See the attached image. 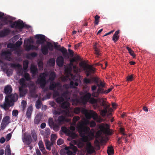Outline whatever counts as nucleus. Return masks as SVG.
<instances>
[{
  "mask_svg": "<svg viewBox=\"0 0 155 155\" xmlns=\"http://www.w3.org/2000/svg\"><path fill=\"white\" fill-rule=\"evenodd\" d=\"M89 124L90 126L91 127H94L96 124L94 121L90 122L88 120L85 121L84 122H79L78 125L77 129L80 134V136L82 138L83 141L84 142H87L86 144V155L91 154L95 153V148L93 146L91 143L88 141V136L86 135L89 132L90 128L89 127L85 126L84 125Z\"/></svg>",
  "mask_w": 155,
  "mask_h": 155,
  "instance_id": "obj_1",
  "label": "nucleus"
},
{
  "mask_svg": "<svg viewBox=\"0 0 155 155\" xmlns=\"http://www.w3.org/2000/svg\"><path fill=\"white\" fill-rule=\"evenodd\" d=\"M18 98V94L15 93L7 95L5 96V102L1 107L5 110H8L10 107L13 106L14 103L17 101Z\"/></svg>",
  "mask_w": 155,
  "mask_h": 155,
  "instance_id": "obj_2",
  "label": "nucleus"
},
{
  "mask_svg": "<svg viewBox=\"0 0 155 155\" xmlns=\"http://www.w3.org/2000/svg\"><path fill=\"white\" fill-rule=\"evenodd\" d=\"M47 74L45 73H41L39 76V78L37 79V82L38 84L40 85L41 87L44 89V91L46 92L48 91V87H45L46 84V77L47 76Z\"/></svg>",
  "mask_w": 155,
  "mask_h": 155,
  "instance_id": "obj_3",
  "label": "nucleus"
},
{
  "mask_svg": "<svg viewBox=\"0 0 155 155\" xmlns=\"http://www.w3.org/2000/svg\"><path fill=\"white\" fill-rule=\"evenodd\" d=\"M80 66L83 68L87 77L89 76L95 72V69L92 65L87 64L84 62L80 63Z\"/></svg>",
  "mask_w": 155,
  "mask_h": 155,
  "instance_id": "obj_4",
  "label": "nucleus"
},
{
  "mask_svg": "<svg viewBox=\"0 0 155 155\" xmlns=\"http://www.w3.org/2000/svg\"><path fill=\"white\" fill-rule=\"evenodd\" d=\"M97 103H100V105L104 107V109H101L100 110L101 115L103 117H105L107 112V109L110 107L109 105L106 103V102L103 100V98H98L96 99Z\"/></svg>",
  "mask_w": 155,
  "mask_h": 155,
  "instance_id": "obj_5",
  "label": "nucleus"
},
{
  "mask_svg": "<svg viewBox=\"0 0 155 155\" xmlns=\"http://www.w3.org/2000/svg\"><path fill=\"white\" fill-rule=\"evenodd\" d=\"M53 50V46L52 44L50 42H48L46 45L42 46L41 48V52L44 55H46L48 54V50L51 51Z\"/></svg>",
  "mask_w": 155,
  "mask_h": 155,
  "instance_id": "obj_6",
  "label": "nucleus"
},
{
  "mask_svg": "<svg viewBox=\"0 0 155 155\" xmlns=\"http://www.w3.org/2000/svg\"><path fill=\"white\" fill-rule=\"evenodd\" d=\"M71 101L72 102L73 104H75L76 105H77L78 104H81L85 105L87 103L86 100L83 98L82 96L80 98H79L76 96L71 99Z\"/></svg>",
  "mask_w": 155,
  "mask_h": 155,
  "instance_id": "obj_7",
  "label": "nucleus"
},
{
  "mask_svg": "<svg viewBox=\"0 0 155 155\" xmlns=\"http://www.w3.org/2000/svg\"><path fill=\"white\" fill-rule=\"evenodd\" d=\"M10 26L12 28H16L21 29L24 28V25L23 21L18 20L17 21L14 22L11 24Z\"/></svg>",
  "mask_w": 155,
  "mask_h": 155,
  "instance_id": "obj_8",
  "label": "nucleus"
},
{
  "mask_svg": "<svg viewBox=\"0 0 155 155\" xmlns=\"http://www.w3.org/2000/svg\"><path fill=\"white\" fill-rule=\"evenodd\" d=\"M48 123L50 127L52 128L54 131H57L59 130L60 126L61 125H59L58 123L57 124L55 123L51 118L49 119Z\"/></svg>",
  "mask_w": 155,
  "mask_h": 155,
  "instance_id": "obj_9",
  "label": "nucleus"
},
{
  "mask_svg": "<svg viewBox=\"0 0 155 155\" xmlns=\"http://www.w3.org/2000/svg\"><path fill=\"white\" fill-rule=\"evenodd\" d=\"M32 140L31 136L30 134L26 133L24 134L23 138V141L24 143L27 145H29L31 143Z\"/></svg>",
  "mask_w": 155,
  "mask_h": 155,
  "instance_id": "obj_10",
  "label": "nucleus"
},
{
  "mask_svg": "<svg viewBox=\"0 0 155 155\" xmlns=\"http://www.w3.org/2000/svg\"><path fill=\"white\" fill-rule=\"evenodd\" d=\"M35 38L38 40L36 41V43L37 44H43L45 41V36L42 35H36Z\"/></svg>",
  "mask_w": 155,
  "mask_h": 155,
  "instance_id": "obj_11",
  "label": "nucleus"
},
{
  "mask_svg": "<svg viewBox=\"0 0 155 155\" xmlns=\"http://www.w3.org/2000/svg\"><path fill=\"white\" fill-rule=\"evenodd\" d=\"M11 32V30L8 28H5L0 31V38H3L8 35Z\"/></svg>",
  "mask_w": 155,
  "mask_h": 155,
  "instance_id": "obj_12",
  "label": "nucleus"
},
{
  "mask_svg": "<svg viewBox=\"0 0 155 155\" xmlns=\"http://www.w3.org/2000/svg\"><path fill=\"white\" fill-rule=\"evenodd\" d=\"M30 71L33 77L36 76L38 72L37 66L33 64H31V66Z\"/></svg>",
  "mask_w": 155,
  "mask_h": 155,
  "instance_id": "obj_13",
  "label": "nucleus"
},
{
  "mask_svg": "<svg viewBox=\"0 0 155 155\" xmlns=\"http://www.w3.org/2000/svg\"><path fill=\"white\" fill-rule=\"evenodd\" d=\"M105 91H104L103 87H99L97 89V91L93 92L92 94L93 96L95 97H98L100 94L105 93Z\"/></svg>",
  "mask_w": 155,
  "mask_h": 155,
  "instance_id": "obj_14",
  "label": "nucleus"
},
{
  "mask_svg": "<svg viewBox=\"0 0 155 155\" xmlns=\"http://www.w3.org/2000/svg\"><path fill=\"white\" fill-rule=\"evenodd\" d=\"M99 45H98L97 42L95 43L93 46V48L94 51V53L98 57L99 56L101 55V53H100V49L99 48Z\"/></svg>",
  "mask_w": 155,
  "mask_h": 155,
  "instance_id": "obj_15",
  "label": "nucleus"
},
{
  "mask_svg": "<svg viewBox=\"0 0 155 155\" xmlns=\"http://www.w3.org/2000/svg\"><path fill=\"white\" fill-rule=\"evenodd\" d=\"M69 119H67L65 117L61 115L58 117L57 121L59 125H61L64 122H68Z\"/></svg>",
  "mask_w": 155,
  "mask_h": 155,
  "instance_id": "obj_16",
  "label": "nucleus"
},
{
  "mask_svg": "<svg viewBox=\"0 0 155 155\" xmlns=\"http://www.w3.org/2000/svg\"><path fill=\"white\" fill-rule=\"evenodd\" d=\"M57 65L60 67H62L64 63V59L61 56L58 57L56 59Z\"/></svg>",
  "mask_w": 155,
  "mask_h": 155,
  "instance_id": "obj_17",
  "label": "nucleus"
},
{
  "mask_svg": "<svg viewBox=\"0 0 155 155\" xmlns=\"http://www.w3.org/2000/svg\"><path fill=\"white\" fill-rule=\"evenodd\" d=\"M12 91V89L10 85H7L4 88V92L7 95L10 94Z\"/></svg>",
  "mask_w": 155,
  "mask_h": 155,
  "instance_id": "obj_18",
  "label": "nucleus"
},
{
  "mask_svg": "<svg viewBox=\"0 0 155 155\" xmlns=\"http://www.w3.org/2000/svg\"><path fill=\"white\" fill-rule=\"evenodd\" d=\"M41 134L43 136L44 140L47 139L46 138L49 137L50 134V131L49 128H47L45 130L44 132H41Z\"/></svg>",
  "mask_w": 155,
  "mask_h": 155,
  "instance_id": "obj_19",
  "label": "nucleus"
},
{
  "mask_svg": "<svg viewBox=\"0 0 155 155\" xmlns=\"http://www.w3.org/2000/svg\"><path fill=\"white\" fill-rule=\"evenodd\" d=\"M11 54V52L10 51H7L2 52V55L3 56H5L6 59L10 61L11 58L10 57H8V56H10Z\"/></svg>",
  "mask_w": 155,
  "mask_h": 155,
  "instance_id": "obj_20",
  "label": "nucleus"
},
{
  "mask_svg": "<svg viewBox=\"0 0 155 155\" xmlns=\"http://www.w3.org/2000/svg\"><path fill=\"white\" fill-rule=\"evenodd\" d=\"M106 126L107 127V128H106L103 124L99 126V128L102 131H104L106 133L109 134L110 131L109 130L110 129L109 128V125L108 124H106Z\"/></svg>",
  "mask_w": 155,
  "mask_h": 155,
  "instance_id": "obj_21",
  "label": "nucleus"
},
{
  "mask_svg": "<svg viewBox=\"0 0 155 155\" xmlns=\"http://www.w3.org/2000/svg\"><path fill=\"white\" fill-rule=\"evenodd\" d=\"M45 142L47 149L49 150H51L52 146L54 143L50 142L48 139H45Z\"/></svg>",
  "mask_w": 155,
  "mask_h": 155,
  "instance_id": "obj_22",
  "label": "nucleus"
},
{
  "mask_svg": "<svg viewBox=\"0 0 155 155\" xmlns=\"http://www.w3.org/2000/svg\"><path fill=\"white\" fill-rule=\"evenodd\" d=\"M60 84L59 82L55 83L53 81L51 82L49 86V89L51 90H54L56 87L59 86Z\"/></svg>",
  "mask_w": 155,
  "mask_h": 155,
  "instance_id": "obj_23",
  "label": "nucleus"
},
{
  "mask_svg": "<svg viewBox=\"0 0 155 155\" xmlns=\"http://www.w3.org/2000/svg\"><path fill=\"white\" fill-rule=\"evenodd\" d=\"M38 144L39 148L42 153L44 154H46L47 153V152L45 149L42 141L41 140L39 141Z\"/></svg>",
  "mask_w": 155,
  "mask_h": 155,
  "instance_id": "obj_24",
  "label": "nucleus"
},
{
  "mask_svg": "<svg viewBox=\"0 0 155 155\" xmlns=\"http://www.w3.org/2000/svg\"><path fill=\"white\" fill-rule=\"evenodd\" d=\"M70 148L73 151L74 153H75L77 150V147L74 146L71 143H70L69 147H66L64 149L65 150H67V151H70L69 150Z\"/></svg>",
  "mask_w": 155,
  "mask_h": 155,
  "instance_id": "obj_25",
  "label": "nucleus"
},
{
  "mask_svg": "<svg viewBox=\"0 0 155 155\" xmlns=\"http://www.w3.org/2000/svg\"><path fill=\"white\" fill-rule=\"evenodd\" d=\"M32 110L33 107L32 106H29L27 109L26 113V116L27 118H28V119H30L31 117Z\"/></svg>",
  "mask_w": 155,
  "mask_h": 155,
  "instance_id": "obj_26",
  "label": "nucleus"
},
{
  "mask_svg": "<svg viewBox=\"0 0 155 155\" xmlns=\"http://www.w3.org/2000/svg\"><path fill=\"white\" fill-rule=\"evenodd\" d=\"M119 32L120 30H118L115 32L113 36L112 40L115 43L119 39L120 36L118 35L119 34Z\"/></svg>",
  "mask_w": 155,
  "mask_h": 155,
  "instance_id": "obj_27",
  "label": "nucleus"
},
{
  "mask_svg": "<svg viewBox=\"0 0 155 155\" xmlns=\"http://www.w3.org/2000/svg\"><path fill=\"white\" fill-rule=\"evenodd\" d=\"M23 88L24 87H20L19 88V96L20 97L24 96L26 93V91Z\"/></svg>",
  "mask_w": 155,
  "mask_h": 155,
  "instance_id": "obj_28",
  "label": "nucleus"
},
{
  "mask_svg": "<svg viewBox=\"0 0 155 155\" xmlns=\"http://www.w3.org/2000/svg\"><path fill=\"white\" fill-rule=\"evenodd\" d=\"M62 96L63 97L67 100L71 99L70 93L68 91H66L62 94Z\"/></svg>",
  "mask_w": 155,
  "mask_h": 155,
  "instance_id": "obj_29",
  "label": "nucleus"
},
{
  "mask_svg": "<svg viewBox=\"0 0 155 155\" xmlns=\"http://www.w3.org/2000/svg\"><path fill=\"white\" fill-rule=\"evenodd\" d=\"M86 110L84 109H82L81 110L79 107H75L74 109V112L76 114H79L81 111L82 113H84L86 111Z\"/></svg>",
  "mask_w": 155,
  "mask_h": 155,
  "instance_id": "obj_30",
  "label": "nucleus"
},
{
  "mask_svg": "<svg viewBox=\"0 0 155 155\" xmlns=\"http://www.w3.org/2000/svg\"><path fill=\"white\" fill-rule=\"evenodd\" d=\"M4 16V13L0 12V19L2 18L3 19V21L5 22V24H7V19L9 18V16H6L4 17H3Z\"/></svg>",
  "mask_w": 155,
  "mask_h": 155,
  "instance_id": "obj_31",
  "label": "nucleus"
},
{
  "mask_svg": "<svg viewBox=\"0 0 155 155\" xmlns=\"http://www.w3.org/2000/svg\"><path fill=\"white\" fill-rule=\"evenodd\" d=\"M56 77V74L54 72H51L49 76V80L51 81H53Z\"/></svg>",
  "mask_w": 155,
  "mask_h": 155,
  "instance_id": "obj_32",
  "label": "nucleus"
},
{
  "mask_svg": "<svg viewBox=\"0 0 155 155\" xmlns=\"http://www.w3.org/2000/svg\"><path fill=\"white\" fill-rule=\"evenodd\" d=\"M37 48L38 47L31 45L27 46L26 48V50L27 51H29L31 50H37Z\"/></svg>",
  "mask_w": 155,
  "mask_h": 155,
  "instance_id": "obj_33",
  "label": "nucleus"
},
{
  "mask_svg": "<svg viewBox=\"0 0 155 155\" xmlns=\"http://www.w3.org/2000/svg\"><path fill=\"white\" fill-rule=\"evenodd\" d=\"M69 106V103L67 101H64L61 104V107L62 108L67 109Z\"/></svg>",
  "mask_w": 155,
  "mask_h": 155,
  "instance_id": "obj_34",
  "label": "nucleus"
},
{
  "mask_svg": "<svg viewBox=\"0 0 155 155\" xmlns=\"http://www.w3.org/2000/svg\"><path fill=\"white\" fill-rule=\"evenodd\" d=\"M20 84L21 85V87H27V85L25 83V80L24 78H22L20 80Z\"/></svg>",
  "mask_w": 155,
  "mask_h": 155,
  "instance_id": "obj_35",
  "label": "nucleus"
},
{
  "mask_svg": "<svg viewBox=\"0 0 155 155\" xmlns=\"http://www.w3.org/2000/svg\"><path fill=\"white\" fill-rule=\"evenodd\" d=\"M5 155H11L10 148L9 145H7L6 147L5 150Z\"/></svg>",
  "mask_w": 155,
  "mask_h": 155,
  "instance_id": "obj_36",
  "label": "nucleus"
},
{
  "mask_svg": "<svg viewBox=\"0 0 155 155\" xmlns=\"http://www.w3.org/2000/svg\"><path fill=\"white\" fill-rule=\"evenodd\" d=\"M41 121V118L39 116L37 115L34 119V123L35 124H39Z\"/></svg>",
  "mask_w": 155,
  "mask_h": 155,
  "instance_id": "obj_37",
  "label": "nucleus"
},
{
  "mask_svg": "<svg viewBox=\"0 0 155 155\" xmlns=\"http://www.w3.org/2000/svg\"><path fill=\"white\" fill-rule=\"evenodd\" d=\"M126 48L128 51L129 53L134 58H135L136 57V55L134 54V51L128 47H126Z\"/></svg>",
  "mask_w": 155,
  "mask_h": 155,
  "instance_id": "obj_38",
  "label": "nucleus"
},
{
  "mask_svg": "<svg viewBox=\"0 0 155 155\" xmlns=\"http://www.w3.org/2000/svg\"><path fill=\"white\" fill-rule=\"evenodd\" d=\"M91 94L89 93H87L85 95H84V96H82L85 100H86V101L88 102L89 101L91 97Z\"/></svg>",
  "mask_w": 155,
  "mask_h": 155,
  "instance_id": "obj_39",
  "label": "nucleus"
},
{
  "mask_svg": "<svg viewBox=\"0 0 155 155\" xmlns=\"http://www.w3.org/2000/svg\"><path fill=\"white\" fill-rule=\"evenodd\" d=\"M10 117L8 116H6L3 118L2 122L8 124L10 123Z\"/></svg>",
  "mask_w": 155,
  "mask_h": 155,
  "instance_id": "obj_40",
  "label": "nucleus"
},
{
  "mask_svg": "<svg viewBox=\"0 0 155 155\" xmlns=\"http://www.w3.org/2000/svg\"><path fill=\"white\" fill-rule=\"evenodd\" d=\"M29 62L28 61L25 60L23 62V68L25 70H27L28 67Z\"/></svg>",
  "mask_w": 155,
  "mask_h": 155,
  "instance_id": "obj_41",
  "label": "nucleus"
},
{
  "mask_svg": "<svg viewBox=\"0 0 155 155\" xmlns=\"http://www.w3.org/2000/svg\"><path fill=\"white\" fill-rule=\"evenodd\" d=\"M48 63L50 66H54L55 63V60L54 58H51L49 59Z\"/></svg>",
  "mask_w": 155,
  "mask_h": 155,
  "instance_id": "obj_42",
  "label": "nucleus"
},
{
  "mask_svg": "<svg viewBox=\"0 0 155 155\" xmlns=\"http://www.w3.org/2000/svg\"><path fill=\"white\" fill-rule=\"evenodd\" d=\"M64 100V99L62 95L61 96L58 97L56 99L57 103L59 104H60L61 103L63 102Z\"/></svg>",
  "mask_w": 155,
  "mask_h": 155,
  "instance_id": "obj_43",
  "label": "nucleus"
},
{
  "mask_svg": "<svg viewBox=\"0 0 155 155\" xmlns=\"http://www.w3.org/2000/svg\"><path fill=\"white\" fill-rule=\"evenodd\" d=\"M42 103L41 101L38 99L36 102L35 104L36 107L37 109H39L41 107Z\"/></svg>",
  "mask_w": 155,
  "mask_h": 155,
  "instance_id": "obj_44",
  "label": "nucleus"
},
{
  "mask_svg": "<svg viewBox=\"0 0 155 155\" xmlns=\"http://www.w3.org/2000/svg\"><path fill=\"white\" fill-rule=\"evenodd\" d=\"M107 151L108 155H111L114 154V150L112 147H108Z\"/></svg>",
  "mask_w": 155,
  "mask_h": 155,
  "instance_id": "obj_45",
  "label": "nucleus"
},
{
  "mask_svg": "<svg viewBox=\"0 0 155 155\" xmlns=\"http://www.w3.org/2000/svg\"><path fill=\"white\" fill-rule=\"evenodd\" d=\"M57 138V135L55 134H52L51 136V142L54 143Z\"/></svg>",
  "mask_w": 155,
  "mask_h": 155,
  "instance_id": "obj_46",
  "label": "nucleus"
},
{
  "mask_svg": "<svg viewBox=\"0 0 155 155\" xmlns=\"http://www.w3.org/2000/svg\"><path fill=\"white\" fill-rule=\"evenodd\" d=\"M91 117H92L94 120H96L98 118L97 114L95 112L92 111L91 113Z\"/></svg>",
  "mask_w": 155,
  "mask_h": 155,
  "instance_id": "obj_47",
  "label": "nucleus"
},
{
  "mask_svg": "<svg viewBox=\"0 0 155 155\" xmlns=\"http://www.w3.org/2000/svg\"><path fill=\"white\" fill-rule=\"evenodd\" d=\"M24 77L25 80L27 81H29L31 79L29 74L27 72L25 73Z\"/></svg>",
  "mask_w": 155,
  "mask_h": 155,
  "instance_id": "obj_48",
  "label": "nucleus"
},
{
  "mask_svg": "<svg viewBox=\"0 0 155 155\" xmlns=\"http://www.w3.org/2000/svg\"><path fill=\"white\" fill-rule=\"evenodd\" d=\"M40 70H42L43 68V63L41 61H40L38 63Z\"/></svg>",
  "mask_w": 155,
  "mask_h": 155,
  "instance_id": "obj_49",
  "label": "nucleus"
},
{
  "mask_svg": "<svg viewBox=\"0 0 155 155\" xmlns=\"http://www.w3.org/2000/svg\"><path fill=\"white\" fill-rule=\"evenodd\" d=\"M54 92L53 94V96L54 98H55L57 97H59L60 95V94L58 91H55V90H54Z\"/></svg>",
  "mask_w": 155,
  "mask_h": 155,
  "instance_id": "obj_50",
  "label": "nucleus"
},
{
  "mask_svg": "<svg viewBox=\"0 0 155 155\" xmlns=\"http://www.w3.org/2000/svg\"><path fill=\"white\" fill-rule=\"evenodd\" d=\"M89 102L90 103L92 104H96V103H97V101L96 99L93 97H90L89 101Z\"/></svg>",
  "mask_w": 155,
  "mask_h": 155,
  "instance_id": "obj_51",
  "label": "nucleus"
},
{
  "mask_svg": "<svg viewBox=\"0 0 155 155\" xmlns=\"http://www.w3.org/2000/svg\"><path fill=\"white\" fill-rule=\"evenodd\" d=\"M22 39L21 38H20L19 40L17 41L15 43V45L17 47H19L22 44V41H21L22 40Z\"/></svg>",
  "mask_w": 155,
  "mask_h": 155,
  "instance_id": "obj_52",
  "label": "nucleus"
},
{
  "mask_svg": "<svg viewBox=\"0 0 155 155\" xmlns=\"http://www.w3.org/2000/svg\"><path fill=\"white\" fill-rule=\"evenodd\" d=\"M100 17L99 16H98V15H96L95 17V21L94 22V24L95 25H97L99 23V19L100 18Z\"/></svg>",
  "mask_w": 155,
  "mask_h": 155,
  "instance_id": "obj_53",
  "label": "nucleus"
},
{
  "mask_svg": "<svg viewBox=\"0 0 155 155\" xmlns=\"http://www.w3.org/2000/svg\"><path fill=\"white\" fill-rule=\"evenodd\" d=\"M27 103L26 101L24 100H22L21 102V106L23 109V110L24 111L26 107Z\"/></svg>",
  "mask_w": 155,
  "mask_h": 155,
  "instance_id": "obj_54",
  "label": "nucleus"
},
{
  "mask_svg": "<svg viewBox=\"0 0 155 155\" xmlns=\"http://www.w3.org/2000/svg\"><path fill=\"white\" fill-rule=\"evenodd\" d=\"M61 130L62 132L65 134L68 133L69 131V130H68L66 127H62L61 128Z\"/></svg>",
  "mask_w": 155,
  "mask_h": 155,
  "instance_id": "obj_55",
  "label": "nucleus"
},
{
  "mask_svg": "<svg viewBox=\"0 0 155 155\" xmlns=\"http://www.w3.org/2000/svg\"><path fill=\"white\" fill-rule=\"evenodd\" d=\"M10 65L11 67L12 68H16V67H18L20 66V65L19 64H16L15 63H10L8 64Z\"/></svg>",
  "mask_w": 155,
  "mask_h": 155,
  "instance_id": "obj_56",
  "label": "nucleus"
},
{
  "mask_svg": "<svg viewBox=\"0 0 155 155\" xmlns=\"http://www.w3.org/2000/svg\"><path fill=\"white\" fill-rule=\"evenodd\" d=\"M71 86L73 87H74L75 86H77L78 85V82H75L74 83L73 81H71L70 82Z\"/></svg>",
  "mask_w": 155,
  "mask_h": 155,
  "instance_id": "obj_57",
  "label": "nucleus"
},
{
  "mask_svg": "<svg viewBox=\"0 0 155 155\" xmlns=\"http://www.w3.org/2000/svg\"><path fill=\"white\" fill-rule=\"evenodd\" d=\"M73 68L74 71L75 73H77L80 71V69L76 65H74Z\"/></svg>",
  "mask_w": 155,
  "mask_h": 155,
  "instance_id": "obj_58",
  "label": "nucleus"
},
{
  "mask_svg": "<svg viewBox=\"0 0 155 155\" xmlns=\"http://www.w3.org/2000/svg\"><path fill=\"white\" fill-rule=\"evenodd\" d=\"M84 83L86 84H91V79L85 78L84 80Z\"/></svg>",
  "mask_w": 155,
  "mask_h": 155,
  "instance_id": "obj_59",
  "label": "nucleus"
},
{
  "mask_svg": "<svg viewBox=\"0 0 155 155\" xmlns=\"http://www.w3.org/2000/svg\"><path fill=\"white\" fill-rule=\"evenodd\" d=\"M127 80L128 81H131L133 79V76L132 75H131L127 76Z\"/></svg>",
  "mask_w": 155,
  "mask_h": 155,
  "instance_id": "obj_60",
  "label": "nucleus"
},
{
  "mask_svg": "<svg viewBox=\"0 0 155 155\" xmlns=\"http://www.w3.org/2000/svg\"><path fill=\"white\" fill-rule=\"evenodd\" d=\"M31 136L34 140L36 141L37 139L36 134L35 133H31Z\"/></svg>",
  "mask_w": 155,
  "mask_h": 155,
  "instance_id": "obj_61",
  "label": "nucleus"
},
{
  "mask_svg": "<svg viewBox=\"0 0 155 155\" xmlns=\"http://www.w3.org/2000/svg\"><path fill=\"white\" fill-rule=\"evenodd\" d=\"M80 119V118L78 116L74 117L73 118V121L74 123H76Z\"/></svg>",
  "mask_w": 155,
  "mask_h": 155,
  "instance_id": "obj_62",
  "label": "nucleus"
},
{
  "mask_svg": "<svg viewBox=\"0 0 155 155\" xmlns=\"http://www.w3.org/2000/svg\"><path fill=\"white\" fill-rule=\"evenodd\" d=\"M7 125L8 124L5 123L4 122H2L0 128L2 130H3L5 128Z\"/></svg>",
  "mask_w": 155,
  "mask_h": 155,
  "instance_id": "obj_63",
  "label": "nucleus"
},
{
  "mask_svg": "<svg viewBox=\"0 0 155 155\" xmlns=\"http://www.w3.org/2000/svg\"><path fill=\"white\" fill-rule=\"evenodd\" d=\"M64 143L63 140L61 139H59L57 141V144L58 145H60Z\"/></svg>",
  "mask_w": 155,
  "mask_h": 155,
  "instance_id": "obj_64",
  "label": "nucleus"
}]
</instances>
